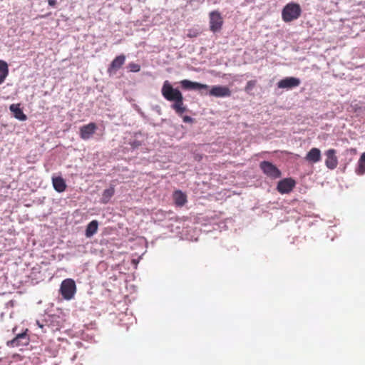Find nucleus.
Listing matches in <instances>:
<instances>
[{
    "label": "nucleus",
    "instance_id": "nucleus-1",
    "mask_svg": "<svg viewBox=\"0 0 365 365\" xmlns=\"http://www.w3.org/2000/svg\"><path fill=\"white\" fill-rule=\"evenodd\" d=\"M302 13L299 4L297 3H289L282 9V18L284 22H291L297 19Z\"/></svg>",
    "mask_w": 365,
    "mask_h": 365
},
{
    "label": "nucleus",
    "instance_id": "nucleus-2",
    "mask_svg": "<svg viewBox=\"0 0 365 365\" xmlns=\"http://www.w3.org/2000/svg\"><path fill=\"white\" fill-rule=\"evenodd\" d=\"M60 292L63 299L66 300L73 299L76 292L75 281L70 278L64 279L61 284Z\"/></svg>",
    "mask_w": 365,
    "mask_h": 365
},
{
    "label": "nucleus",
    "instance_id": "nucleus-3",
    "mask_svg": "<svg viewBox=\"0 0 365 365\" xmlns=\"http://www.w3.org/2000/svg\"><path fill=\"white\" fill-rule=\"evenodd\" d=\"M161 93L163 96L168 101H174L176 99L179 98L182 96L181 92L177 89L174 88L172 85L169 83L168 81H165L163 83Z\"/></svg>",
    "mask_w": 365,
    "mask_h": 365
},
{
    "label": "nucleus",
    "instance_id": "nucleus-4",
    "mask_svg": "<svg viewBox=\"0 0 365 365\" xmlns=\"http://www.w3.org/2000/svg\"><path fill=\"white\" fill-rule=\"evenodd\" d=\"M210 29L215 33L222 29L223 25V19L218 11H212L209 14Z\"/></svg>",
    "mask_w": 365,
    "mask_h": 365
},
{
    "label": "nucleus",
    "instance_id": "nucleus-5",
    "mask_svg": "<svg viewBox=\"0 0 365 365\" xmlns=\"http://www.w3.org/2000/svg\"><path fill=\"white\" fill-rule=\"evenodd\" d=\"M259 167L263 173L270 178L277 179L281 177L280 170L269 161L261 162Z\"/></svg>",
    "mask_w": 365,
    "mask_h": 365
},
{
    "label": "nucleus",
    "instance_id": "nucleus-6",
    "mask_svg": "<svg viewBox=\"0 0 365 365\" xmlns=\"http://www.w3.org/2000/svg\"><path fill=\"white\" fill-rule=\"evenodd\" d=\"M27 331L28 329H26L25 331L16 334L13 339L7 341V346L10 347H17L29 344L30 339L27 334Z\"/></svg>",
    "mask_w": 365,
    "mask_h": 365
},
{
    "label": "nucleus",
    "instance_id": "nucleus-7",
    "mask_svg": "<svg viewBox=\"0 0 365 365\" xmlns=\"http://www.w3.org/2000/svg\"><path fill=\"white\" fill-rule=\"evenodd\" d=\"M295 185L296 182L292 178H284L278 182L277 189L281 194L289 193L293 190Z\"/></svg>",
    "mask_w": 365,
    "mask_h": 365
},
{
    "label": "nucleus",
    "instance_id": "nucleus-8",
    "mask_svg": "<svg viewBox=\"0 0 365 365\" xmlns=\"http://www.w3.org/2000/svg\"><path fill=\"white\" fill-rule=\"evenodd\" d=\"M125 56L123 54L117 56L109 65L107 72L110 75L115 74L116 71L120 69L125 63Z\"/></svg>",
    "mask_w": 365,
    "mask_h": 365
},
{
    "label": "nucleus",
    "instance_id": "nucleus-9",
    "mask_svg": "<svg viewBox=\"0 0 365 365\" xmlns=\"http://www.w3.org/2000/svg\"><path fill=\"white\" fill-rule=\"evenodd\" d=\"M336 153V150L333 148L327 150L325 153V165L330 170L335 169L338 165V158Z\"/></svg>",
    "mask_w": 365,
    "mask_h": 365
},
{
    "label": "nucleus",
    "instance_id": "nucleus-10",
    "mask_svg": "<svg viewBox=\"0 0 365 365\" xmlns=\"http://www.w3.org/2000/svg\"><path fill=\"white\" fill-rule=\"evenodd\" d=\"M300 80L295 77H287L280 80L277 83V86L279 88L292 89L300 85Z\"/></svg>",
    "mask_w": 365,
    "mask_h": 365
},
{
    "label": "nucleus",
    "instance_id": "nucleus-11",
    "mask_svg": "<svg viewBox=\"0 0 365 365\" xmlns=\"http://www.w3.org/2000/svg\"><path fill=\"white\" fill-rule=\"evenodd\" d=\"M97 125L95 123H90L80 128V137L83 140H88L95 133Z\"/></svg>",
    "mask_w": 365,
    "mask_h": 365
},
{
    "label": "nucleus",
    "instance_id": "nucleus-12",
    "mask_svg": "<svg viewBox=\"0 0 365 365\" xmlns=\"http://www.w3.org/2000/svg\"><path fill=\"white\" fill-rule=\"evenodd\" d=\"M231 91L227 86H214L210 91V95L217 98L229 97L231 96Z\"/></svg>",
    "mask_w": 365,
    "mask_h": 365
},
{
    "label": "nucleus",
    "instance_id": "nucleus-13",
    "mask_svg": "<svg viewBox=\"0 0 365 365\" xmlns=\"http://www.w3.org/2000/svg\"><path fill=\"white\" fill-rule=\"evenodd\" d=\"M180 85L182 87V88L186 90L207 89L209 88V86L206 84H202L197 82H192L187 79L181 81Z\"/></svg>",
    "mask_w": 365,
    "mask_h": 365
},
{
    "label": "nucleus",
    "instance_id": "nucleus-14",
    "mask_svg": "<svg viewBox=\"0 0 365 365\" xmlns=\"http://www.w3.org/2000/svg\"><path fill=\"white\" fill-rule=\"evenodd\" d=\"M305 160L314 164L319 162L322 159L321 151L319 148H312L306 155Z\"/></svg>",
    "mask_w": 365,
    "mask_h": 365
},
{
    "label": "nucleus",
    "instance_id": "nucleus-15",
    "mask_svg": "<svg viewBox=\"0 0 365 365\" xmlns=\"http://www.w3.org/2000/svg\"><path fill=\"white\" fill-rule=\"evenodd\" d=\"M9 109L16 119L21 121H24L27 119V116L24 113L19 104H11Z\"/></svg>",
    "mask_w": 365,
    "mask_h": 365
},
{
    "label": "nucleus",
    "instance_id": "nucleus-16",
    "mask_svg": "<svg viewBox=\"0 0 365 365\" xmlns=\"http://www.w3.org/2000/svg\"><path fill=\"white\" fill-rule=\"evenodd\" d=\"M173 197L175 204L178 207H182L187 202V195L181 190H175L173 192Z\"/></svg>",
    "mask_w": 365,
    "mask_h": 365
},
{
    "label": "nucleus",
    "instance_id": "nucleus-17",
    "mask_svg": "<svg viewBox=\"0 0 365 365\" xmlns=\"http://www.w3.org/2000/svg\"><path fill=\"white\" fill-rule=\"evenodd\" d=\"M53 188L58 192H62L66 189L65 180L61 177H54L52 178Z\"/></svg>",
    "mask_w": 365,
    "mask_h": 365
},
{
    "label": "nucleus",
    "instance_id": "nucleus-18",
    "mask_svg": "<svg viewBox=\"0 0 365 365\" xmlns=\"http://www.w3.org/2000/svg\"><path fill=\"white\" fill-rule=\"evenodd\" d=\"M174 103L172 105V108L180 115L186 111V107L183 103V96H180L179 98L173 101Z\"/></svg>",
    "mask_w": 365,
    "mask_h": 365
},
{
    "label": "nucleus",
    "instance_id": "nucleus-19",
    "mask_svg": "<svg viewBox=\"0 0 365 365\" xmlns=\"http://www.w3.org/2000/svg\"><path fill=\"white\" fill-rule=\"evenodd\" d=\"M98 222L97 220H92L86 227V236L87 237H92L98 231Z\"/></svg>",
    "mask_w": 365,
    "mask_h": 365
},
{
    "label": "nucleus",
    "instance_id": "nucleus-20",
    "mask_svg": "<svg viewBox=\"0 0 365 365\" xmlns=\"http://www.w3.org/2000/svg\"><path fill=\"white\" fill-rule=\"evenodd\" d=\"M9 74L8 64L6 61L0 60V85L4 81Z\"/></svg>",
    "mask_w": 365,
    "mask_h": 365
},
{
    "label": "nucleus",
    "instance_id": "nucleus-21",
    "mask_svg": "<svg viewBox=\"0 0 365 365\" xmlns=\"http://www.w3.org/2000/svg\"><path fill=\"white\" fill-rule=\"evenodd\" d=\"M114 192H115V189L113 186L105 190L102 195L101 202L103 204L108 203L109 202L110 199L113 196Z\"/></svg>",
    "mask_w": 365,
    "mask_h": 365
},
{
    "label": "nucleus",
    "instance_id": "nucleus-22",
    "mask_svg": "<svg viewBox=\"0 0 365 365\" xmlns=\"http://www.w3.org/2000/svg\"><path fill=\"white\" fill-rule=\"evenodd\" d=\"M356 173L362 175L365 173V152L363 153L358 161V166L356 168Z\"/></svg>",
    "mask_w": 365,
    "mask_h": 365
},
{
    "label": "nucleus",
    "instance_id": "nucleus-23",
    "mask_svg": "<svg viewBox=\"0 0 365 365\" xmlns=\"http://www.w3.org/2000/svg\"><path fill=\"white\" fill-rule=\"evenodd\" d=\"M256 85H257L256 80L249 81L245 87V91L247 93H250V92L253 90V88L256 86Z\"/></svg>",
    "mask_w": 365,
    "mask_h": 365
},
{
    "label": "nucleus",
    "instance_id": "nucleus-24",
    "mask_svg": "<svg viewBox=\"0 0 365 365\" xmlns=\"http://www.w3.org/2000/svg\"><path fill=\"white\" fill-rule=\"evenodd\" d=\"M128 68L131 72H138L140 70V66L135 63H130Z\"/></svg>",
    "mask_w": 365,
    "mask_h": 365
},
{
    "label": "nucleus",
    "instance_id": "nucleus-25",
    "mask_svg": "<svg viewBox=\"0 0 365 365\" xmlns=\"http://www.w3.org/2000/svg\"><path fill=\"white\" fill-rule=\"evenodd\" d=\"M198 35H199L198 31L190 30L187 34V36L189 38H194V37H197Z\"/></svg>",
    "mask_w": 365,
    "mask_h": 365
},
{
    "label": "nucleus",
    "instance_id": "nucleus-26",
    "mask_svg": "<svg viewBox=\"0 0 365 365\" xmlns=\"http://www.w3.org/2000/svg\"><path fill=\"white\" fill-rule=\"evenodd\" d=\"M182 120L185 123H192L193 122V119L188 115L183 116Z\"/></svg>",
    "mask_w": 365,
    "mask_h": 365
},
{
    "label": "nucleus",
    "instance_id": "nucleus-27",
    "mask_svg": "<svg viewBox=\"0 0 365 365\" xmlns=\"http://www.w3.org/2000/svg\"><path fill=\"white\" fill-rule=\"evenodd\" d=\"M48 4L51 6H54L56 4V0H48Z\"/></svg>",
    "mask_w": 365,
    "mask_h": 365
},
{
    "label": "nucleus",
    "instance_id": "nucleus-28",
    "mask_svg": "<svg viewBox=\"0 0 365 365\" xmlns=\"http://www.w3.org/2000/svg\"><path fill=\"white\" fill-rule=\"evenodd\" d=\"M16 328L13 329V332H15Z\"/></svg>",
    "mask_w": 365,
    "mask_h": 365
}]
</instances>
